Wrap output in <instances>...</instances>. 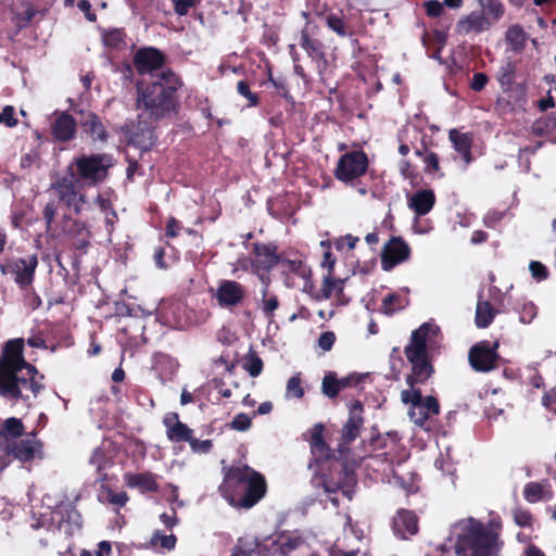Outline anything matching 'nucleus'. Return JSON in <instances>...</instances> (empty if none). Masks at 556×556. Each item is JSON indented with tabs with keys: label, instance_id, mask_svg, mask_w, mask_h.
I'll list each match as a JSON object with an SVG mask.
<instances>
[{
	"label": "nucleus",
	"instance_id": "nucleus-23",
	"mask_svg": "<svg viewBox=\"0 0 556 556\" xmlns=\"http://www.w3.org/2000/svg\"><path fill=\"white\" fill-rule=\"evenodd\" d=\"M157 476L150 472H125L123 476L124 483L129 489H136L140 493H156L160 490L156 481Z\"/></svg>",
	"mask_w": 556,
	"mask_h": 556
},
{
	"label": "nucleus",
	"instance_id": "nucleus-64",
	"mask_svg": "<svg viewBox=\"0 0 556 556\" xmlns=\"http://www.w3.org/2000/svg\"><path fill=\"white\" fill-rule=\"evenodd\" d=\"M399 169L404 178L415 179L418 176L416 166L413 165L408 160H402L400 162Z\"/></svg>",
	"mask_w": 556,
	"mask_h": 556
},
{
	"label": "nucleus",
	"instance_id": "nucleus-57",
	"mask_svg": "<svg viewBox=\"0 0 556 556\" xmlns=\"http://www.w3.org/2000/svg\"><path fill=\"white\" fill-rule=\"evenodd\" d=\"M251 425V418L247 414L240 413L231 420L230 428L237 431H247L250 429Z\"/></svg>",
	"mask_w": 556,
	"mask_h": 556
},
{
	"label": "nucleus",
	"instance_id": "nucleus-43",
	"mask_svg": "<svg viewBox=\"0 0 556 556\" xmlns=\"http://www.w3.org/2000/svg\"><path fill=\"white\" fill-rule=\"evenodd\" d=\"M74 227L79 228V236L73 238V247L86 253L90 245V231L87 229L86 224L80 220H74Z\"/></svg>",
	"mask_w": 556,
	"mask_h": 556
},
{
	"label": "nucleus",
	"instance_id": "nucleus-28",
	"mask_svg": "<svg viewBox=\"0 0 556 556\" xmlns=\"http://www.w3.org/2000/svg\"><path fill=\"white\" fill-rule=\"evenodd\" d=\"M407 204L417 216H424L433 208L435 194L431 189L418 190L408 198Z\"/></svg>",
	"mask_w": 556,
	"mask_h": 556
},
{
	"label": "nucleus",
	"instance_id": "nucleus-61",
	"mask_svg": "<svg viewBox=\"0 0 556 556\" xmlns=\"http://www.w3.org/2000/svg\"><path fill=\"white\" fill-rule=\"evenodd\" d=\"M174 11L179 16H185L191 8L195 7V0H172Z\"/></svg>",
	"mask_w": 556,
	"mask_h": 556
},
{
	"label": "nucleus",
	"instance_id": "nucleus-33",
	"mask_svg": "<svg viewBox=\"0 0 556 556\" xmlns=\"http://www.w3.org/2000/svg\"><path fill=\"white\" fill-rule=\"evenodd\" d=\"M496 313L497 311L489 301H478L475 318L476 326L482 329L488 328L492 324Z\"/></svg>",
	"mask_w": 556,
	"mask_h": 556
},
{
	"label": "nucleus",
	"instance_id": "nucleus-21",
	"mask_svg": "<svg viewBox=\"0 0 556 556\" xmlns=\"http://www.w3.org/2000/svg\"><path fill=\"white\" fill-rule=\"evenodd\" d=\"M494 22L483 11H472L457 22L456 30L459 35L479 34L488 30Z\"/></svg>",
	"mask_w": 556,
	"mask_h": 556
},
{
	"label": "nucleus",
	"instance_id": "nucleus-54",
	"mask_svg": "<svg viewBox=\"0 0 556 556\" xmlns=\"http://www.w3.org/2000/svg\"><path fill=\"white\" fill-rule=\"evenodd\" d=\"M279 536L277 539L266 538L262 540L261 555L278 556L280 554Z\"/></svg>",
	"mask_w": 556,
	"mask_h": 556
},
{
	"label": "nucleus",
	"instance_id": "nucleus-19",
	"mask_svg": "<svg viewBox=\"0 0 556 556\" xmlns=\"http://www.w3.org/2000/svg\"><path fill=\"white\" fill-rule=\"evenodd\" d=\"M245 296L244 287L235 280H222L215 298L222 307H232L240 304Z\"/></svg>",
	"mask_w": 556,
	"mask_h": 556
},
{
	"label": "nucleus",
	"instance_id": "nucleus-11",
	"mask_svg": "<svg viewBox=\"0 0 556 556\" xmlns=\"http://www.w3.org/2000/svg\"><path fill=\"white\" fill-rule=\"evenodd\" d=\"M498 341L482 340L475 343L468 352V363L476 372H490L498 367L501 358Z\"/></svg>",
	"mask_w": 556,
	"mask_h": 556
},
{
	"label": "nucleus",
	"instance_id": "nucleus-2",
	"mask_svg": "<svg viewBox=\"0 0 556 556\" xmlns=\"http://www.w3.org/2000/svg\"><path fill=\"white\" fill-rule=\"evenodd\" d=\"M181 77L172 68L163 70L154 80L136 84V108L154 123L175 117L180 110L178 91L182 88Z\"/></svg>",
	"mask_w": 556,
	"mask_h": 556
},
{
	"label": "nucleus",
	"instance_id": "nucleus-45",
	"mask_svg": "<svg viewBox=\"0 0 556 556\" xmlns=\"http://www.w3.org/2000/svg\"><path fill=\"white\" fill-rule=\"evenodd\" d=\"M242 367L249 372L251 377L256 378L262 374L264 364L257 353L253 350H250L248 357L242 364Z\"/></svg>",
	"mask_w": 556,
	"mask_h": 556
},
{
	"label": "nucleus",
	"instance_id": "nucleus-56",
	"mask_svg": "<svg viewBox=\"0 0 556 556\" xmlns=\"http://www.w3.org/2000/svg\"><path fill=\"white\" fill-rule=\"evenodd\" d=\"M189 446L193 453L207 454L213 448V442L208 439L198 440L192 435L191 440L189 441Z\"/></svg>",
	"mask_w": 556,
	"mask_h": 556
},
{
	"label": "nucleus",
	"instance_id": "nucleus-47",
	"mask_svg": "<svg viewBox=\"0 0 556 556\" xmlns=\"http://www.w3.org/2000/svg\"><path fill=\"white\" fill-rule=\"evenodd\" d=\"M280 263L287 269L301 278H309L312 276L311 268L301 260H281Z\"/></svg>",
	"mask_w": 556,
	"mask_h": 556
},
{
	"label": "nucleus",
	"instance_id": "nucleus-58",
	"mask_svg": "<svg viewBox=\"0 0 556 556\" xmlns=\"http://www.w3.org/2000/svg\"><path fill=\"white\" fill-rule=\"evenodd\" d=\"M424 7L430 17H440L444 12V5L439 0L426 1Z\"/></svg>",
	"mask_w": 556,
	"mask_h": 556
},
{
	"label": "nucleus",
	"instance_id": "nucleus-48",
	"mask_svg": "<svg viewBox=\"0 0 556 556\" xmlns=\"http://www.w3.org/2000/svg\"><path fill=\"white\" fill-rule=\"evenodd\" d=\"M519 320L522 324H531L538 315V307L533 302L525 301L516 307Z\"/></svg>",
	"mask_w": 556,
	"mask_h": 556
},
{
	"label": "nucleus",
	"instance_id": "nucleus-8",
	"mask_svg": "<svg viewBox=\"0 0 556 556\" xmlns=\"http://www.w3.org/2000/svg\"><path fill=\"white\" fill-rule=\"evenodd\" d=\"M369 167V159L362 149L343 153L333 169L334 178L344 185H354L366 175Z\"/></svg>",
	"mask_w": 556,
	"mask_h": 556
},
{
	"label": "nucleus",
	"instance_id": "nucleus-25",
	"mask_svg": "<svg viewBox=\"0 0 556 556\" xmlns=\"http://www.w3.org/2000/svg\"><path fill=\"white\" fill-rule=\"evenodd\" d=\"M156 140L154 127L141 119L138 121L129 136V143L142 151L151 150Z\"/></svg>",
	"mask_w": 556,
	"mask_h": 556
},
{
	"label": "nucleus",
	"instance_id": "nucleus-12",
	"mask_svg": "<svg viewBox=\"0 0 556 556\" xmlns=\"http://www.w3.org/2000/svg\"><path fill=\"white\" fill-rule=\"evenodd\" d=\"M364 406L361 401L356 400L350 406L349 419L341 430L340 442L337 452L341 458H349L351 453L350 444L361 434L364 425Z\"/></svg>",
	"mask_w": 556,
	"mask_h": 556
},
{
	"label": "nucleus",
	"instance_id": "nucleus-20",
	"mask_svg": "<svg viewBox=\"0 0 556 556\" xmlns=\"http://www.w3.org/2000/svg\"><path fill=\"white\" fill-rule=\"evenodd\" d=\"M300 46L305 50L308 58L316 63L319 73L326 71L328 61L324 43L318 39L312 38L306 27L300 33Z\"/></svg>",
	"mask_w": 556,
	"mask_h": 556
},
{
	"label": "nucleus",
	"instance_id": "nucleus-51",
	"mask_svg": "<svg viewBox=\"0 0 556 556\" xmlns=\"http://www.w3.org/2000/svg\"><path fill=\"white\" fill-rule=\"evenodd\" d=\"M287 395L295 399H301L304 395L302 387L301 374L293 375L287 382Z\"/></svg>",
	"mask_w": 556,
	"mask_h": 556
},
{
	"label": "nucleus",
	"instance_id": "nucleus-14",
	"mask_svg": "<svg viewBox=\"0 0 556 556\" xmlns=\"http://www.w3.org/2000/svg\"><path fill=\"white\" fill-rule=\"evenodd\" d=\"M166 55L155 47H141L132 55V66L140 76L162 70Z\"/></svg>",
	"mask_w": 556,
	"mask_h": 556
},
{
	"label": "nucleus",
	"instance_id": "nucleus-44",
	"mask_svg": "<svg viewBox=\"0 0 556 556\" xmlns=\"http://www.w3.org/2000/svg\"><path fill=\"white\" fill-rule=\"evenodd\" d=\"M177 543V538L175 534H162L160 531H155L150 539V546L152 548H163L166 551H172L175 548Z\"/></svg>",
	"mask_w": 556,
	"mask_h": 556
},
{
	"label": "nucleus",
	"instance_id": "nucleus-1",
	"mask_svg": "<svg viewBox=\"0 0 556 556\" xmlns=\"http://www.w3.org/2000/svg\"><path fill=\"white\" fill-rule=\"evenodd\" d=\"M26 342L31 348L47 349L40 332L34 333ZM24 348V338H14L2 345L0 353V396L13 402L28 401L30 395L27 392L36 399L45 389V376L25 359Z\"/></svg>",
	"mask_w": 556,
	"mask_h": 556
},
{
	"label": "nucleus",
	"instance_id": "nucleus-36",
	"mask_svg": "<svg viewBox=\"0 0 556 556\" xmlns=\"http://www.w3.org/2000/svg\"><path fill=\"white\" fill-rule=\"evenodd\" d=\"M24 425L21 419L10 417L4 420L1 429L0 437L5 439H17L24 434Z\"/></svg>",
	"mask_w": 556,
	"mask_h": 556
},
{
	"label": "nucleus",
	"instance_id": "nucleus-5",
	"mask_svg": "<svg viewBox=\"0 0 556 556\" xmlns=\"http://www.w3.org/2000/svg\"><path fill=\"white\" fill-rule=\"evenodd\" d=\"M437 331L438 328L424 323L412 332L409 342L404 348L405 357L412 367V372L406 377L409 389L426 383L434 372L427 343L431 333L435 334Z\"/></svg>",
	"mask_w": 556,
	"mask_h": 556
},
{
	"label": "nucleus",
	"instance_id": "nucleus-3",
	"mask_svg": "<svg viewBox=\"0 0 556 556\" xmlns=\"http://www.w3.org/2000/svg\"><path fill=\"white\" fill-rule=\"evenodd\" d=\"M325 427L316 424L311 433V450L317 459L328 462V467L320 475H316L312 482L317 488H323L328 494L341 492L349 500L353 498L357 478L354 468L349 464L348 458H341L337 450H331L324 439Z\"/></svg>",
	"mask_w": 556,
	"mask_h": 556
},
{
	"label": "nucleus",
	"instance_id": "nucleus-26",
	"mask_svg": "<svg viewBox=\"0 0 556 556\" xmlns=\"http://www.w3.org/2000/svg\"><path fill=\"white\" fill-rule=\"evenodd\" d=\"M344 285L345 279L336 278L332 273H327L323 278L319 295H315V301L329 300L332 295H336L338 303L345 305L348 301L345 300Z\"/></svg>",
	"mask_w": 556,
	"mask_h": 556
},
{
	"label": "nucleus",
	"instance_id": "nucleus-42",
	"mask_svg": "<svg viewBox=\"0 0 556 556\" xmlns=\"http://www.w3.org/2000/svg\"><path fill=\"white\" fill-rule=\"evenodd\" d=\"M327 26L340 37L351 36V28L346 25L344 18L336 13L326 16Z\"/></svg>",
	"mask_w": 556,
	"mask_h": 556
},
{
	"label": "nucleus",
	"instance_id": "nucleus-13",
	"mask_svg": "<svg viewBox=\"0 0 556 556\" xmlns=\"http://www.w3.org/2000/svg\"><path fill=\"white\" fill-rule=\"evenodd\" d=\"M401 400L404 404H410L413 409L418 408V416L415 422L424 425V422L431 416L440 414V404L437 397L428 395L422 397L420 389H407L401 392Z\"/></svg>",
	"mask_w": 556,
	"mask_h": 556
},
{
	"label": "nucleus",
	"instance_id": "nucleus-17",
	"mask_svg": "<svg viewBox=\"0 0 556 556\" xmlns=\"http://www.w3.org/2000/svg\"><path fill=\"white\" fill-rule=\"evenodd\" d=\"M392 530L395 536L407 540L419 531V518L414 510L400 508L392 518Z\"/></svg>",
	"mask_w": 556,
	"mask_h": 556
},
{
	"label": "nucleus",
	"instance_id": "nucleus-31",
	"mask_svg": "<svg viewBox=\"0 0 556 556\" xmlns=\"http://www.w3.org/2000/svg\"><path fill=\"white\" fill-rule=\"evenodd\" d=\"M549 484L547 481L528 482L523 488V497L528 503L534 504L544 498H549L552 492L548 490Z\"/></svg>",
	"mask_w": 556,
	"mask_h": 556
},
{
	"label": "nucleus",
	"instance_id": "nucleus-40",
	"mask_svg": "<svg viewBox=\"0 0 556 556\" xmlns=\"http://www.w3.org/2000/svg\"><path fill=\"white\" fill-rule=\"evenodd\" d=\"M126 33L123 28H113L105 31L102 36L104 46L111 49H122L126 42Z\"/></svg>",
	"mask_w": 556,
	"mask_h": 556
},
{
	"label": "nucleus",
	"instance_id": "nucleus-24",
	"mask_svg": "<svg viewBox=\"0 0 556 556\" xmlns=\"http://www.w3.org/2000/svg\"><path fill=\"white\" fill-rule=\"evenodd\" d=\"M166 429V437L170 442L181 443L191 440L193 430L179 420L177 413H169L163 419Z\"/></svg>",
	"mask_w": 556,
	"mask_h": 556
},
{
	"label": "nucleus",
	"instance_id": "nucleus-52",
	"mask_svg": "<svg viewBox=\"0 0 556 556\" xmlns=\"http://www.w3.org/2000/svg\"><path fill=\"white\" fill-rule=\"evenodd\" d=\"M383 313L387 315H392L399 309H402L404 306L402 305L401 296L396 293H390L384 296L382 301Z\"/></svg>",
	"mask_w": 556,
	"mask_h": 556
},
{
	"label": "nucleus",
	"instance_id": "nucleus-15",
	"mask_svg": "<svg viewBox=\"0 0 556 556\" xmlns=\"http://www.w3.org/2000/svg\"><path fill=\"white\" fill-rule=\"evenodd\" d=\"M410 256V248L402 237H391L381 252V267L389 271L396 265L407 261Z\"/></svg>",
	"mask_w": 556,
	"mask_h": 556
},
{
	"label": "nucleus",
	"instance_id": "nucleus-7",
	"mask_svg": "<svg viewBox=\"0 0 556 556\" xmlns=\"http://www.w3.org/2000/svg\"><path fill=\"white\" fill-rule=\"evenodd\" d=\"M501 543L497 535L486 531L482 526L469 529L458 535L455 544L459 556H498Z\"/></svg>",
	"mask_w": 556,
	"mask_h": 556
},
{
	"label": "nucleus",
	"instance_id": "nucleus-38",
	"mask_svg": "<svg viewBox=\"0 0 556 556\" xmlns=\"http://www.w3.org/2000/svg\"><path fill=\"white\" fill-rule=\"evenodd\" d=\"M305 539L300 535L281 534L279 535L280 554L283 556L289 555L291 552L305 545Z\"/></svg>",
	"mask_w": 556,
	"mask_h": 556
},
{
	"label": "nucleus",
	"instance_id": "nucleus-53",
	"mask_svg": "<svg viewBox=\"0 0 556 556\" xmlns=\"http://www.w3.org/2000/svg\"><path fill=\"white\" fill-rule=\"evenodd\" d=\"M41 154L38 148H33L21 157L23 168L39 167Z\"/></svg>",
	"mask_w": 556,
	"mask_h": 556
},
{
	"label": "nucleus",
	"instance_id": "nucleus-39",
	"mask_svg": "<svg viewBox=\"0 0 556 556\" xmlns=\"http://www.w3.org/2000/svg\"><path fill=\"white\" fill-rule=\"evenodd\" d=\"M481 11H483L492 21H498L504 16L505 8L501 0H477Z\"/></svg>",
	"mask_w": 556,
	"mask_h": 556
},
{
	"label": "nucleus",
	"instance_id": "nucleus-18",
	"mask_svg": "<svg viewBox=\"0 0 556 556\" xmlns=\"http://www.w3.org/2000/svg\"><path fill=\"white\" fill-rule=\"evenodd\" d=\"M278 247L275 243H253V254L255 260L252 266L256 271H264L268 274L281 261L277 253Z\"/></svg>",
	"mask_w": 556,
	"mask_h": 556
},
{
	"label": "nucleus",
	"instance_id": "nucleus-46",
	"mask_svg": "<svg viewBox=\"0 0 556 556\" xmlns=\"http://www.w3.org/2000/svg\"><path fill=\"white\" fill-rule=\"evenodd\" d=\"M424 173L426 175H438V177H444V173L441 170L440 157L432 150L424 157Z\"/></svg>",
	"mask_w": 556,
	"mask_h": 556
},
{
	"label": "nucleus",
	"instance_id": "nucleus-4",
	"mask_svg": "<svg viewBox=\"0 0 556 556\" xmlns=\"http://www.w3.org/2000/svg\"><path fill=\"white\" fill-rule=\"evenodd\" d=\"M266 491L265 477L250 466L224 468L219 492L232 507L250 509L265 496Z\"/></svg>",
	"mask_w": 556,
	"mask_h": 556
},
{
	"label": "nucleus",
	"instance_id": "nucleus-63",
	"mask_svg": "<svg viewBox=\"0 0 556 556\" xmlns=\"http://www.w3.org/2000/svg\"><path fill=\"white\" fill-rule=\"evenodd\" d=\"M334 342L336 334L332 331H325L318 338V346L325 352L330 351Z\"/></svg>",
	"mask_w": 556,
	"mask_h": 556
},
{
	"label": "nucleus",
	"instance_id": "nucleus-59",
	"mask_svg": "<svg viewBox=\"0 0 556 556\" xmlns=\"http://www.w3.org/2000/svg\"><path fill=\"white\" fill-rule=\"evenodd\" d=\"M488 83H489L488 75L485 73L479 72V73L473 74V76L470 80L469 87L471 90L479 92L485 88Z\"/></svg>",
	"mask_w": 556,
	"mask_h": 556
},
{
	"label": "nucleus",
	"instance_id": "nucleus-22",
	"mask_svg": "<svg viewBox=\"0 0 556 556\" xmlns=\"http://www.w3.org/2000/svg\"><path fill=\"white\" fill-rule=\"evenodd\" d=\"M81 114L80 126L84 132L93 141L106 142L110 135L101 119V117L92 112L80 110Z\"/></svg>",
	"mask_w": 556,
	"mask_h": 556
},
{
	"label": "nucleus",
	"instance_id": "nucleus-49",
	"mask_svg": "<svg viewBox=\"0 0 556 556\" xmlns=\"http://www.w3.org/2000/svg\"><path fill=\"white\" fill-rule=\"evenodd\" d=\"M511 515L517 526L521 528H532L534 517L529 509L517 506L511 510Z\"/></svg>",
	"mask_w": 556,
	"mask_h": 556
},
{
	"label": "nucleus",
	"instance_id": "nucleus-16",
	"mask_svg": "<svg viewBox=\"0 0 556 556\" xmlns=\"http://www.w3.org/2000/svg\"><path fill=\"white\" fill-rule=\"evenodd\" d=\"M50 134L55 142L67 143L76 138L77 122L67 111L54 112Z\"/></svg>",
	"mask_w": 556,
	"mask_h": 556
},
{
	"label": "nucleus",
	"instance_id": "nucleus-60",
	"mask_svg": "<svg viewBox=\"0 0 556 556\" xmlns=\"http://www.w3.org/2000/svg\"><path fill=\"white\" fill-rule=\"evenodd\" d=\"M106 500L109 503L113 505H117L119 507H123L128 502L129 497L126 492H114L111 489L106 490Z\"/></svg>",
	"mask_w": 556,
	"mask_h": 556
},
{
	"label": "nucleus",
	"instance_id": "nucleus-35",
	"mask_svg": "<svg viewBox=\"0 0 556 556\" xmlns=\"http://www.w3.org/2000/svg\"><path fill=\"white\" fill-rule=\"evenodd\" d=\"M506 41L511 46L515 51H520L525 48L528 39L527 33L518 25H511L506 31Z\"/></svg>",
	"mask_w": 556,
	"mask_h": 556
},
{
	"label": "nucleus",
	"instance_id": "nucleus-27",
	"mask_svg": "<svg viewBox=\"0 0 556 556\" xmlns=\"http://www.w3.org/2000/svg\"><path fill=\"white\" fill-rule=\"evenodd\" d=\"M448 139L453 144L455 151L460 155L465 165H469L473 157L471 148L473 143L472 135L470 132H462L455 128L448 131Z\"/></svg>",
	"mask_w": 556,
	"mask_h": 556
},
{
	"label": "nucleus",
	"instance_id": "nucleus-29",
	"mask_svg": "<svg viewBox=\"0 0 556 556\" xmlns=\"http://www.w3.org/2000/svg\"><path fill=\"white\" fill-rule=\"evenodd\" d=\"M41 443L35 439L21 440L8 445V454L13 455L16 459L26 463L35 458L40 451Z\"/></svg>",
	"mask_w": 556,
	"mask_h": 556
},
{
	"label": "nucleus",
	"instance_id": "nucleus-41",
	"mask_svg": "<svg viewBox=\"0 0 556 556\" xmlns=\"http://www.w3.org/2000/svg\"><path fill=\"white\" fill-rule=\"evenodd\" d=\"M341 390L342 389L340 387L337 372L328 371L323 378V382H321L323 393L326 396H328L329 399H334L339 395Z\"/></svg>",
	"mask_w": 556,
	"mask_h": 556
},
{
	"label": "nucleus",
	"instance_id": "nucleus-55",
	"mask_svg": "<svg viewBox=\"0 0 556 556\" xmlns=\"http://www.w3.org/2000/svg\"><path fill=\"white\" fill-rule=\"evenodd\" d=\"M0 124H4L9 128H13L18 124L15 116V109L12 105H5L0 112Z\"/></svg>",
	"mask_w": 556,
	"mask_h": 556
},
{
	"label": "nucleus",
	"instance_id": "nucleus-9",
	"mask_svg": "<svg viewBox=\"0 0 556 556\" xmlns=\"http://www.w3.org/2000/svg\"><path fill=\"white\" fill-rule=\"evenodd\" d=\"M39 260L37 254L7 257L0 265L2 275H9L21 290H28L34 281Z\"/></svg>",
	"mask_w": 556,
	"mask_h": 556
},
{
	"label": "nucleus",
	"instance_id": "nucleus-62",
	"mask_svg": "<svg viewBox=\"0 0 556 556\" xmlns=\"http://www.w3.org/2000/svg\"><path fill=\"white\" fill-rule=\"evenodd\" d=\"M529 268L532 277L539 281L546 279L548 276L547 268L538 261H532L529 265Z\"/></svg>",
	"mask_w": 556,
	"mask_h": 556
},
{
	"label": "nucleus",
	"instance_id": "nucleus-37",
	"mask_svg": "<svg viewBox=\"0 0 556 556\" xmlns=\"http://www.w3.org/2000/svg\"><path fill=\"white\" fill-rule=\"evenodd\" d=\"M22 5L23 10L14 12L13 16V22L18 29L26 28L38 12L30 2H25Z\"/></svg>",
	"mask_w": 556,
	"mask_h": 556
},
{
	"label": "nucleus",
	"instance_id": "nucleus-30",
	"mask_svg": "<svg viewBox=\"0 0 556 556\" xmlns=\"http://www.w3.org/2000/svg\"><path fill=\"white\" fill-rule=\"evenodd\" d=\"M262 540L253 536L239 538L229 556H265L261 555Z\"/></svg>",
	"mask_w": 556,
	"mask_h": 556
},
{
	"label": "nucleus",
	"instance_id": "nucleus-10",
	"mask_svg": "<svg viewBox=\"0 0 556 556\" xmlns=\"http://www.w3.org/2000/svg\"><path fill=\"white\" fill-rule=\"evenodd\" d=\"M77 181L73 176L66 174L53 178L50 189L56 194L59 201L76 215H79L84 205L87 204V195L77 188Z\"/></svg>",
	"mask_w": 556,
	"mask_h": 556
},
{
	"label": "nucleus",
	"instance_id": "nucleus-6",
	"mask_svg": "<svg viewBox=\"0 0 556 556\" xmlns=\"http://www.w3.org/2000/svg\"><path fill=\"white\" fill-rule=\"evenodd\" d=\"M113 165V156L109 153H83L74 156L67 164L66 174L81 185L97 187L108 179Z\"/></svg>",
	"mask_w": 556,
	"mask_h": 556
},
{
	"label": "nucleus",
	"instance_id": "nucleus-32",
	"mask_svg": "<svg viewBox=\"0 0 556 556\" xmlns=\"http://www.w3.org/2000/svg\"><path fill=\"white\" fill-rule=\"evenodd\" d=\"M260 278L265 286L262 290V311L266 317L271 318L275 311L279 307V300L276 294H271L268 291L269 278L264 275H260Z\"/></svg>",
	"mask_w": 556,
	"mask_h": 556
},
{
	"label": "nucleus",
	"instance_id": "nucleus-50",
	"mask_svg": "<svg viewBox=\"0 0 556 556\" xmlns=\"http://www.w3.org/2000/svg\"><path fill=\"white\" fill-rule=\"evenodd\" d=\"M237 91L248 100L247 106L254 108L260 104L258 94L251 91L250 84L247 80L242 79L237 83Z\"/></svg>",
	"mask_w": 556,
	"mask_h": 556
},
{
	"label": "nucleus",
	"instance_id": "nucleus-34",
	"mask_svg": "<svg viewBox=\"0 0 556 556\" xmlns=\"http://www.w3.org/2000/svg\"><path fill=\"white\" fill-rule=\"evenodd\" d=\"M516 65L511 61L503 64L497 72L496 79L503 92H509L515 81Z\"/></svg>",
	"mask_w": 556,
	"mask_h": 556
}]
</instances>
